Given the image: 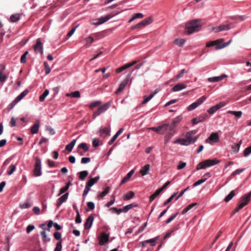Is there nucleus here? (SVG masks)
<instances>
[{"instance_id":"1","label":"nucleus","mask_w":251,"mask_h":251,"mask_svg":"<svg viewBox=\"0 0 251 251\" xmlns=\"http://www.w3.org/2000/svg\"><path fill=\"white\" fill-rule=\"evenodd\" d=\"M196 133V130L189 131L186 134L185 138H178L174 142L175 144H178L183 146H188L195 143L198 139V137L194 136Z\"/></svg>"},{"instance_id":"2","label":"nucleus","mask_w":251,"mask_h":251,"mask_svg":"<svg viewBox=\"0 0 251 251\" xmlns=\"http://www.w3.org/2000/svg\"><path fill=\"white\" fill-rule=\"evenodd\" d=\"M201 24L199 20H194L186 24L185 32L188 34H191L198 32L201 29Z\"/></svg>"},{"instance_id":"3","label":"nucleus","mask_w":251,"mask_h":251,"mask_svg":"<svg viewBox=\"0 0 251 251\" xmlns=\"http://www.w3.org/2000/svg\"><path fill=\"white\" fill-rule=\"evenodd\" d=\"M162 134H165L164 142L167 144L176 132L175 128L169 124H162Z\"/></svg>"},{"instance_id":"4","label":"nucleus","mask_w":251,"mask_h":251,"mask_svg":"<svg viewBox=\"0 0 251 251\" xmlns=\"http://www.w3.org/2000/svg\"><path fill=\"white\" fill-rule=\"evenodd\" d=\"M220 162V160L217 159H207L200 162L197 166V170L204 169L215 165L218 164Z\"/></svg>"},{"instance_id":"5","label":"nucleus","mask_w":251,"mask_h":251,"mask_svg":"<svg viewBox=\"0 0 251 251\" xmlns=\"http://www.w3.org/2000/svg\"><path fill=\"white\" fill-rule=\"evenodd\" d=\"M111 102H108L102 105L99 107L98 109L93 113V117L94 118H96L101 114L105 112L110 106Z\"/></svg>"},{"instance_id":"6","label":"nucleus","mask_w":251,"mask_h":251,"mask_svg":"<svg viewBox=\"0 0 251 251\" xmlns=\"http://www.w3.org/2000/svg\"><path fill=\"white\" fill-rule=\"evenodd\" d=\"M33 173L34 175L36 177L40 176L42 175L41 161L38 157H36L35 159Z\"/></svg>"},{"instance_id":"7","label":"nucleus","mask_w":251,"mask_h":251,"mask_svg":"<svg viewBox=\"0 0 251 251\" xmlns=\"http://www.w3.org/2000/svg\"><path fill=\"white\" fill-rule=\"evenodd\" d=\"M206 99V97L202 96L201 97L198 99L195 102L192 103L189 105L187 109L189 111H192L198 107L199 105L201 104Z\"/></svg>"},{"instance_id":"8","label":"nucleus","mask_w":251,"mask_h":251,"mask_svg":"<svg viewBox=\"0 0 251 251\" xmlns=\"http://www.w3.org/2000/svg\"><path fill=\"white\" fill-rule=\"evenodd\" d=\"M111 18V16L109 15L102 16L98 19L94 20V22L92 23V25H101L108 21Z\"/></svg>"},{"instance_id":"9","label":"nucleus","mask_w":251,"mask_h":251,"mask_svg":"<svg viewBox=\"0 0 251 251\" xmlns=\"http://www.w3.org/2000/svg\"><path fill=\"white\" fill-rule=\"evenodd\" d=\"M34 50L36 53H39L41 54L43 53V44L40 38L36 40V44L34 46Z\"/></svg>"},{"instance_id":"10","label":"nucleus","mask_w":251,"mask_h":251,"mask_svg":"<svg viewBox=\"0 0 251 251\" xmlns=\"http://www.w3.org/2000/svg\"><path fill=\"white\" fill-rule=\"evenodd\" d=\"M251 197V191L247 194L243 195L238 203V204H243V208L248 204Z\"/></svg>"},{"instance_id":"11","label":"nucleus","mask_w":251,"mask_h":251,"mask_svg":"<svg viewBox=\"0 0 251 251\" xmlns=\"http://www.w3.org/2000/svg\"><path fill=\"white\" fill-rule=\"evenodd\" d=\"M109 240V235L102 232L99 237V244L100 245H103Z\"/></svg>"},{"instance_id":"12","label":"nucleus","mask_w":251,"mask_h":251,"mask_svg":"<svg viewBox=\"0 0 251 251\" xmlns=\"http://www.w3.org/2000/svg\"><path fill=\"white\" fill-rule=\"evenodd\" d=\"M231 28L228 25H221L219 26L212 28V30L214 32H218L224 30H228Z\"/></svg>"},{"instance_id":"13","label":"nucleus","mask_w":251,"mask_h":251,"mask_svg":"<svg viewBox=\"0 0 251 251\" xmlns=\"http://www.w3.org/2000/svg\"><path fill=\"white\" fill-rule=\"evenodd\" d=\"M227 75L226 74H223L220 76L209 77L208 78L207 80L210 82H218L222 80L225 78L227 77Z\"/></svg>"},{"instance_id":"14","label":"nucleus","mask_w":251,"mask_h":251,"mask_svg":"<svg viewBox=\"0 0 251 251\" xmlns=\"http://www.w3.org/2000/svg\"><path fill=\"white\" fill-rule=\"evenodd\" d=\"M68 195L69 193H66L57 199L56 201V206L57 208H59L63 202L67 201Z\"/></svg>"},{"instance_id":"15","label":"nucleus","mask_w":251,"mask_h":251,"mask_svg":"<svg viewBox=\"0 0 251 251\" xmlns=\"http://www.w3.org/2000/svg\"><path fill=\"white\" fill-rule=\"evenodd\" d=\"M207 117L208 115L206 114H205L203 115L194 118L192 120V122L194 125H196L199 123L203 122L207 118Z\"/></svg>"},{"instance_id":"16","label":"nucleus","mask_w":251,"mask_h":251,"mask_svg":"<svg viewBox=\"0 0 251 251\" xmlns=\"http://www.w3.org/2000/svg\"><path fill=\"white\" fill-rule=\"evenodd\" d=\"M128 81L129 78L128 77L125 79L123 81H122L119 85V88L116 91V94H118L121 91H122L128 84Z\"/></svg>"},{"instance_id":"17","label":"nucleus","mask_w":251,"mask_h":251,"mask_svg":"<svg viewBox=\"0 0 251 251\" xmlns=\"http://www.w3.org/2000/svg\"><path fill=\"white\" fill-rule=\"evenodd\" d=\"M208 140H210L215 143L219 142V136L217 132H213L211 134L208 139L206 140V142H208Z\"/></svg>"},{"instance_id":"18","label":"nucleus","mask_w":251,"mask_h":251,"mask_svg":"<svg viewBox=\"0 0 251 251\" xmlns=\"http://www.w3.org/2000/svg\"><path fill=\"white\" fill-rule=\"evenodd\" d=\"M94 219V218L92 215H90L87 218L84 224L85 229H88L91 227L93 223Z\"/></svg>"},{"instance_id":"19","label":"nucleus","mask_w":251,"mask_h":251,"mask_svg":"<svg viewBox=\"0 0 251 251\" xmlns=\"http://www.w3.org/2000/svg\"><path fill=\"white\" fill-rule=\"evenodd\" d=\"M99 179V176H97L94 178H91L90 177V179L86 182V185L91 188L93 185H94L95 183H96L98 182Z\"/></svg>"},{"instance_id":"20","label":"nucleus","mask_w":251,"mask_h":251,"mask_svg":"<svg viewBox=\"0 0 251 251\" xmlns=\"http://www.w3.org/2000/svg\"><path fill=\"white\" fill-rule=\"evenodd\" d=\"M150 165L146 164L144 167H142L140 170V173L142 176H144L149 174L150 170Z\"/></svg>"},{"instance_id":"21","label":"nucleus","mask_w":251,"mask_h":251,"mask_svg":"<svg viewBox=\"0 0 251 251\" xmlns=\"http://www.w3.org/2000/svg\"><path fill=\"white\" fill-rule=\"evenodd\" d=\"M100 135L103 137L109 136L110 135V130L107 127H101L100 130Z\"/></svg>"},{"instance_id":"22","label":"nucleus","mask_w":251,"mask_h":251,"mask_svg":"<svg viewBox=\"0 0 251 251\" xmlns=\"http://www.w3.org/2000/svg\"><path fill=\"white\" fill-rule=\"evenodd\" d=\"M187 87V85L183 83H178L175 85L173 88L174 92L179 91L182 89H184Z\"/></svg>"},{"instance_id":"23","label":"nucleus","mask_w":251,"mask_h":251,"mask_svg":"<svg viewBox=\"0 0 251 251\" xmlns=\"http://www.w3.org/2000/svg\"><path fill=\"white\" fill-rule=\"evenodd\" d=\"M5 66L3 65H0V81L4 82L5 81L7 76L3 73L2 70H4Z\"/></svg>"},{"instance_id":"24","label":"nucleus","mask_w":251,"mask_h":251,"mask_svg":"<svg viewBox=\"0 0 251 251\" xmlns=\"http://www.w3.org/2000/svg\"><path fill=\"white\" fill-rule=\"evenodd\" d=\"M152 22V19L151 17H149L147 19H145L139 23V25L140 27L141 26H145L148 25H150Z\"/></svg>"},{"instance_id":"25","label":"nucleus","mask_w":251,"mask_h":251,"mask_svg":"<svg viewBox=\"0 0 251 251\" xmlns=\"http://www.w3.org/2000/svg\"><path fill=\"white\" fill-rule=\"evenodd\" d=\"M134 173V170H132L129 172H128L127 173V174L126 175V176H125L122 179L121 182V184L122 185V184L125 183L130 178V177L133 175Z\"/></svg>"},{"instance_id":"26","label":"nucleus","mask_w":251,"mask_h":251,"mask_svg":"<svg viewBox=\"0 0 251 251\" xmlns=\"http://www.w3.org/2000/svg\"><path fill=\"white\" fill-rule=\"evenodd\" d=\"M40 126V121L37 120L34 125L31 127V132L32 134L37 133L38 132Z\"/></svg>"},{"instance_id":"27","label":"nucleus","mask_w":251,"mask_h":251,"mask_svg":"<svg viewBox=\"0 0 251 251\" xmlns=\"http://www.w3.org/2000/svg\"><path fill=\"white\" fill-rule=\"evenodd\" d=\"M182 119V117L181 115L178 116L175 118H174L172 121V124L170 125L171 126H172L174 128L177 126L180 122Z\"/></svg>"},{"instance_id":"28","label":"nucleus","mask_w":251,"mask_h":251,"mask_svg":"<svg viewBox=\"0 0 251 251\" xmlns=\"http://www.w3.org/2000/svg\"><path fill=\"white\" fill-rule=\"evenodd\" d=\"M157 93V91L156 90L154 93H151L149 96H147L146 95L144 96V100L142 102L143 104H145L148 102Z\"/></svg>"},{"instance_id":"29","label":"nucleus","mask_w":251,"mask_h":251,"mask_svg":"<svg viewBox=\"0 0 251 251\" xmlns=\"http://www.w3.org/2000/svg\"><path fill=\"white\" fill-rule=\"evenodd\" d=\"M94 41V39L91 36H89L88 37L84 38L83 41L85 46H90Z\"/></svg>"},{"instance_id":"30","label":"nucleus","mask_w":251,"mask_h":251,"mask_svg":"<svg viewBox=\"0 0 251 251\" xmlns=\"http://www.w3.org/2000/svg\"><path fill=\"white\" fill-rule=\"evenodd\" d=\"M242 143V140H241L238 143L232 146L231 149L234 153H237L239 151Z\"/></svg>"},{"instance_id":"31","label":"nucleus","mask_w":251,"mask_h":251,"mask_svg":"<svg viewBox=\"0 0 251 251\" xmlns=\"http://www.w3.org/2000/svg\"><path fill=\"white\" fill-rule=\"evenodd\" d=\"M227 113L234 115L238 119L241 118L242 115V114H243V113L241 111H232V110L227 111Z\"/></svg>"},{"instance_id":"32","label":"nucleus","mask_w":251,"mask_h":251,"mask_svg":"<svg viewBox=\"0 0 251 251\" xmlns=\"http://www.w3.org/2000/svg\"><path fill=\"white\" fill-rule=\"evenodd\" d=\"M76 143V139H73L69 144L66 146L65 149L67 151H71L75 145Z\"/></svg>"},{"instance_id":"33","label":"nucleus","mask_w":251,"mask_h":251,"mask_svg":"<svg viewBox=\"0 0 251 251\" xmlns=\"http://www.w3.org/2000/svg\"><path fill=\"white\" fill-rule=\"evenodd\" d=\"M29 92L28 89L25 90L19 95L17 97V103L22 100Z\"/></svg>"},{"instance_id":"34","label":"nucleus","mask_w":251,"mask_h":251,"mask_svg":"<svg viewBox=\"0 0 251 251\" xmlns=\"http://www.w3.org/2000/svg\"><path fill=\"white\" fill-rule=\"evenodd\" d=\"M235 195L234 191H231L225 198V201L226 202L229 201Z\"/></svg>"},{"instance_id":"35","label":"nucleus","mask_w":251,"mask_h":251,"mask_svg":"<svg viewBox=\"0 0 251 251\" xmlns=\"http://www.w3.org/2000/svg\"><path fill=\"white\" fill-rule=\"evenodd\" d=\"M68 97H72L73 98H79L80 97V93L78 91H75L71 93H68L66 94Z\"/></svg>"},{"instance_id":"36","label":"nucleus","mask_w":251,"mask_h":251,"mask_svg":"<svg viewBox=\"0 0 251 251\" xmlns=\"http://www.w3.org/2000/svg\"><path fill=\"white\" fill-rule=\"evenodd\" d=\"M134 196V193L132 191H129L124 196V199L125 200H129L131 199Z\"/></svg>"},{"instance_id":"37","label":"nucleus","mask_w":251,"mask_h":251,"mask_svg":"<svg viewBox=\"0 0 251 251\" xmlns=\"http://www.w3.org/2000/svg\"><path fill=\"white\" fill-rule=\"evenodd\" d=\"M79 178L81 180H83L85 177L88 176V172L87 171H83L80 172L79 173Z\"/></svg>"},{"instance_id":"38","label":"nucleus","mask_w":251,"mask_h":251,"mask_svg":"<svg viewBox=\"0 0 251 251\" xmlns=\"http://www.w3.org/2000/svg\"><path fill=\"white\" fill-rule=\"evenodd\" d=\"M161 192V190L157 189L155 192L151 195L150 197V201L151 202Z\"/></svg>"},{"instance_id":"39","label":"nucleus","mask_w":251,"mask_h":251,"mask_svg":"<svg viewBox=\"0 0 251 251\" xmlns=\"http://www.w3.org/2000/svg\"><path fill=\"white\" fill-rule=\"evenodd\" d=\"M187 73V71L186 69H182L181 70L180 72L179 73V74H178L175 79V81H177L179 79H180V78H181L183 76V75L185 74V73Z\"/></svg>"},{"instance_id":"40","label":"nucleus","mask_w":251,"mask_h":251,"mask_svg":"<svg viewBox=\"0 0 251 251\" xmlns=\"http://www.w3.org/2000/svg\"><path fill=\"white\" fill-rule=\"evenodd\" d=\"M49 94V91L48 89L45 90L44 93L39 97V100L40 101H43Z\"/></svg>"},{"instance_id":"41","label":"nucleus","mask_w":251,"mask_h":251,"mask_svg":"<svg viewBox=\"0 0 251 251\" xmlns=\"http://www.w3.org/2000/svg\"><path fill=\"white\" fill-rule=\"evenodd\" d=\"M41 236H42V238H43V241L44 242H50V238L48 237H47V235L46 234V231L45 230H43L41 232Z\"/></svg>"},{"instance_id":"42","label":"nucleus","mask_w":251,"mask_h":251,"mask_svg":"<svg viewBox=\"0 0 251 251\" xmlns=\"http://www.w3.org/2000/svg\"><path fill=\"white\" fill-rule=\"evenodd\" d=\"M185 42V40L184 39H176L175 40V44L179 46V47H182Z\"/></svg>"},{"instance_id":"43","label":"nucleus","mask_w":251,"mask_h":251,"mask_svg":"<svg viewBox=\"0 0 251 251\" xmlns=\"http://www.w3.org/2000/svg\"><path fill=\"white\" fill-rule=\"evenodd\" d=\"M245 170V168L237 169L231 174V176L234 177L236 175H239L240 174L242 173Z\"/></svg>"},{"instance_id":"44","label":"nucleus","mask_w":251,"mask_h":251,"mask_svg":"<svg viewBox=\"0 0 251 251\" xmlns=\"http://www.w3.org/2000/svg\"><path fill=\"white\" fill-rule=\"evenodd\" d=\"M78 148L82 149L84 152H87L89 151V148L86 143H82L78 145Z\"/></svg>"},{"instance_id":"45","label":"nucleus","mask_w":251,"mask_h":251,"mask_svg":"<svg viewBox=\"0 0 251 251\" xmlns=\"http://www.w3.org/2000/svg\"><path fill=\"white\" fill-rule=\"evenodd\" d=\"M157 240V238H153L150 240H147L145 241V242L147 243H150L151 246H154L156 243Z\"/></svg>"},{"instance_id":"46","label":"nucleus","mask_w":251,"mask_h":251,"mask_svg":"<svg viewBox=\"0 0 251 251\" xmlns=\"http://www.w3.org/2000/svg\"><path fill=\"white\" fill-rule=\"evenodd\" d=\"M251 153V145L246 148L244 151V155L245 157L248 156Z\"/></svg>"},{"instance_id":"47","label":"nucleus","mask_w":251,"mask_h":251,"mask_svg":"<svg viewBox=\"0 0 251 251\" xmlns=\"http://www.w3.org/2000/svg\"><path fill=\"white\" fill-rule=\"evenodd\" d=\"M231 42H232V40H230L227 42H226V43L222 44V45H219V46H216V49L217 50H219V49L224 48L227 47V46H228L231 43Z\"/></svg>"},{"instance_id":"48","label":"nucleus","mask_w":251,"mask_h":251,"mask_svg":"<svg viewBox=\"0 0 251 251\" xmlns=\"http://www.w3.org/2000/svg\"><path fill=\"white\" fill-rule=\"evenodd\" d=\"M62 240L59 241L56 243V247L54 249V251H61L62 250Z\"/></svg>"},{"instance_id":"49","label":"nucleus","mask_w":251,"mask_h":251,"mask_svg":"<svg viewBox=\"0 0 251 251\" xmlns=\"http://www.w3.org/2000/svg\"><path fill=\"white\" fill-rule=\"evenodd\" d=\"M110 187H107L105 189L100 193V196L101 197V198H103L104 197V196H105L106 195H107L109 192H110Z\"/></svg>"},{"instance_id":"50","label":"nucleus","mask_w":251,"mask_h":251,"mask_svg":"<svg viewBox=\"0 0 251 251\" xmlns=\"http://www.w3.org/2000/svg\"><path fill=\"white\" fill-rule=\"evenodd\" d=\"M206 179H207L206 178L200 179V180L197 181L196 182H195L193 184V186L196 187L199 185H201L202 183L204 182L206 180Z\"/></svg>"},{"instance_id":"51","label":"nucleus","mask_w":251,"mask_h":251,"mask_svg":"<svg viewBox=\"0 0 251 251\" xmlns=\"http://www.w3.org/2000/svg\"><path fill=\"white\" fill-rule=\"evenodd\" d=\"M226 105V103L224 102H221L219 103L214 106L216 110L217 111L219 109L224 107Z\"/></svg>"},{"instance_id":"52","label":"nucleus","mask_w":251,"mask_h":251,"mask_svg":"<svg viewBox=\"0 0 251 251\" xmlns=\"http://www.w3.org/2000/svg\"><path fill=\"white\" fill-rule=\"evenodd\" d=\"M177 194V193L176 192H175L166 201H165L164 203V205H166L167 204H168L169 202H170L176 196V195Z\"/></svg>"},{"instance_id":"53","label":"nucleus","mask_w":251,"mask_h":251,"mask_svg":"<svg viewBox=\"0 0 251 251\" xmlns=\"http://www.w3.org/2000/svg\"><path fill=\"white\" fill-rule=\"evenodd\" d=\"M10 170L7 172V174L9 175H11L13 174L15 170L16 169V166L15 165L11 164L9 166Z\"/></svg>"},{"instance_id":"54","label":"nucleus","mask_w":251,"mask_h":251,"mask_svg":"<svg viewBox=\"0 0 251 251\" xmlns=\"http://www.w3.org/2000/svg\"><path fill=\"white\" fill-rule=\"evenodd\" d=\"M28 52L27 51H25L23 55L22 56H21V62L22 63H24L26 61V56L28 54Z\"/></svg>"},{"instance_id":"55","label":"nucleus","mask_w":251,"mask_h":251,"mask_svg":"<svg viewBox=\"0 0 251 251\" xmlns=\"http://www.w3.org/2000/svg\"><path fill=\"white\" fill-rule=\"evenodd\" d=\"M44 65L45 67V72L46 74H49L50 72V68L48 64V63L46 62L44 63Z\"/></svg>"},{"instance_id":"56","label":"nucleus","mask_w":251,"mask_h":251,"mask_svg":"<svg viewBox=\"0 0 251 251\" xmlns=\"http://www.w3.org/2000/svg\"><path fill=\"white\" fill-rule=\"evenodd\" d=\"M178 215V212L176 213L173 215L171 216L169 219L166 221V223L169 224Z\"/></svg>"},{"instance_id":"57","label":"nucleus","mask_w":251,"mask_h":251,"mask_svg":"<svg viewBox=\"0 0 251 251\" xmlns=\"http://www.w3.org/2000/svg\"><path fill=\"white\" fill-rule=\"evenodd\" d=\"M91 188L89 187L88 186L85 185V189L83 192V197L85 198L88 194V192L90 190Z\"/></svg>"},{"instance_id":"58","label":"nucleus","mask_w":251,"mask_h":251,"mask_svg":"<svg viewBox=\"0 0 251 251\" xmlns=\"http://www.w3.org/2000/svg\"><path fill=\"white\" fill-rule=\"evenodd\" d=\"M101 101H94L93 102H92L90 105V107L91 108H94L96 106H97V105L101 104Z\"/></svg>"},{"instance_id":"59","label":"nucleus","mask_w":251,"mask_h":251,"mask_svg":"<svg viewBox=\"0 0 251 251\" xmlns=\"http://www.w3.org/2000/svg\"><path fill=\"white\" fill-rule=\"evenodd\" d=\"M76 213H77V215H76V219H75V222L77 224H80L81 223L82 220L81 219L78 210H76Z\"/></svg>"},{"instance_id":"60","label":"nucleus","mask_w":251,"mask_h":251,"mask_svg":"<svg viewBox=\"0 0 251 251\" xmlns=\"http://www.w3.org/2000/svg\"><path fill=\"white\" fill-rule=\"evenodd\" d=\"M186 165V163L185 162H183L182 161H180L179 163V164L177 166V170H181L184 168Z\"/></svg>"},{"instance_id":"61","label":"nucleus","mask_w":251,"mask_h":251,"mask_svg":"<svg viewBox=\"0 0 251 251\" xmlns=\"http://www.w3.org/2000/svg\"><path fill=\"white\" fill-rule=\"evenodd\" d=\"M30 206H31V205L30 204H29L28 203H27V202H25V203H23V204H19V207L21 209L28 208Z\"/></svg>"},{"instance_id":"62","label":"nucleus","mask_w":251,"mask_h":251,"mask_svg":"<svg viewBox=\"0 0 251 251\" xmlns=\"http://www.w3.org/2000/svg\"><path fill=\"white\" fill-rule=\"evenodd\" d=\"M53 236L57 240H60V241L61 240V234L59 232H55L53 234Z\"/></svg>"},{"instance_id":"63","label":"nucleus","mask_w":251,"mask_h":251,"mask_svg":"<svg viewBox=\"0 0 251 251\" xmlns=\"http://www.w3.org/2000/svg\"><path fill=\"white\" fill-rule=\"evenodd\" d=\"M243 204H238V206L233 211L231 214L233 215L235 214L236 213L238 212L240 209L243 208Z\"/></svg>"},{"instance_id":"64","label":"nucleus","mask_w":251,"mask_h":251,"mask_svg":"<svg viewBox=\"0 0 251 251\" xmlns=\"http://www.w3.org/2000/svg\"><path fill=\"white\" fill-rule=\"evenodd\" d=\"M90 158L89 157H83L81 158V163L82 164H86L90 161Z\"/></svg>"}]
</instances>
